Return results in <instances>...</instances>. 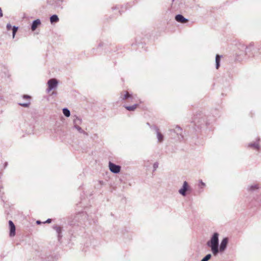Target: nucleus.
Returning a JSON list of instances; mask_svg holds the SVG:
<instances>
[{"mask_svg": "<svg viewBox=\"0 0 261 261\" xmlns=\"http://www.w3.org/2000/svg\"><path fill=\"white\" fill-rule=\"evenodd\" d=\"M38 224H40L41 223V222L40 221H37L36 222Z\"/></svg>", "mask_w": 261, "mask_h": 261, "instance_id": "25", "label": "nucleus"}, {"mask_svg": "<svg viewBox=\"0 0 261 261\" xmlns=\"http://www.w3.org/2000/svg\"><path fill=\"white\" fill-rule=\"evenodd\" d=\"M157 137L159 142H161L163 141L164 137L163 135L159 130L157 132Z\"/></svg>", "mask_w": 261, "mask_h": 261, "instance_id": "13", "label": "nucleus"}, {"mask_svg": "<svg viewBox=\"0 0 261 261\" xmlns=\"http://www.w3.org/2000/svg\"><path fill=\"white\" fill-rule=\"evenodd\" d=\"M3 16V13L1 8H0V17Z\"/></svg>", "mask_w": 261, "mask_h": 261, "instance_id": "22", "label": "nucleus"}, {"mask_svg": "<svg viewBox=\"0 0 261 261\" xmlns=\"http://www.w3.org/2000/svg\"><path fill=\"white\" fill-rule=\"evenodd\" d=\"M218 233H215L211 240L207 243V245L211 248V250L214 255H216L218 252Z\"/></svg>", "mask_w": 261, "mask_h": 261, "instance_id": "1", "label": "nucleus"}, {"mask_svg": "<svg viewBox=\"0 0 261 261\" xmlns=\"http://www.w3.org/2000/svg\"><path fill=\"white\" fill-rule=\"evenodd\" d=\"M220 56L217 55L216 57V68L218 69L220 66Z\"/></svg>", "mask_w": 261, "mask_h": 261, "instance_id": "12", "label": "nucleus"}, {"mask_svg": "<svg viewBox=\"0 0 261 261\" xmlns=\"http://www.w3.org/2000/svg\"><path fill=\"white\" fill-rule=\"evenodd\" d=\"M258 189V185H254L253 186H251L250 187L249 190H254L255 189Z\"/></svg>", "mask_w": 261, "mask_h": 261, "instance_id": "17", "label": "nucleus"}, {"mask_svg": "<svg viewBox=\"0 0 261 261\" xmlns=\"http://www.w3.org/2000/svg\"><path fill=\"white\" fill-rule=\"evenodd\" d=\"M9 224L10 227V236L14 237L15 235V226L11 220L9 221Z\"/></svg>", "mask_w": 261, "mask_h": 261, "instance_id": "5", "label": "nucleus"}, {"mask_svg": "<svg viewBox=\"0 0 261 261\" xmlns=\"http://www.w3.org/2000/svg\"><path fill=\"white\" fill-rule=\"evenodd\" d=\"M63 113L66 117H69L70 116V111L67 109H64L63 110Z\"/></svg>", "mask_w": 261, "mask_h": 261, "instance_id": "14", "label": "nucleus"}, {"mask_svg": "<svg viewBox=\"0 0 261 261\" xmlns=\"http://www.w3.org/2000/svg\"><path fill=\"white\" fill-rule=\"evenodd\" d=\"M201 186H202V188L203 187H204L205 186V184L203 183L202 181H201Z\"/></svg>", "mask_w": 261, "mask_h": 261, "instance_id": "24", "label": "nucleus"}, {"mask_svg": "<svg viewBox=\"0 0 261 261\" xmlns=\"http://www.w3.org/2000/svg\"><path fill=\"white\" fill-rule=\"evenodd\" d=\"M41 23V22L40 21V20L39 19H37L36 20H35L33 22V24L32 25V31H35L36 28L38 27V26L39 25H40Z\"/></svg>", "mask_w": 261, "mask_h": 261, "instance_id": "10", "label": "nucleus"}, {"mask_svg": "<svg viewBox=\"0 0 261 261\" xmlns=\"http://www.w3.org/2000/svg\"><path fill=\"white\" fill-rule=\"evenodd\" d=\"M58 81L55 79H51L49 80L47 82L48 85V92L51 91L53 89L56 88L58 85Z\"/></svg>", "mask_w": 261, "mask_h": 261, "instance_id": "3", "label": "nucleus"}, {"mask_svg": "<svg viewBox=\"0 0 261 261\" xmlns=\"http://www.w3.org/2000/svg\"><path fill=\"white\" fill-rule=\"evenodd\" d=\"M12 29V26L10 23L7 24V29L9 31Z\"/></svg>", "mask_w": 261, "mask_h": 261, "instance_id": "19", "label": "nucleus"}, {"mask_svg": "<svg viewBox=\"0 0 261 261\" xmlns=\"http://www.w3.org/2000/svg\"><path fill=\"white\" fill-rule=\"evenodd\" d=\"M120 98L122 100H126L127 102H132L134 99L133 95L129 94L128 92L125 91L121 93Z\"/></svg>", "mask_w": 261, "mask_h": 261, "instance_id": "2", "label": "nucleus"}, {"mask_svg": "<svg viewBox=\"0 0 261 261\" xmlns=\"http://www.w3.org/2000/svg\"><path fill=\"white\" fill-rule=\"evenodd\" d=\"M109 166L110 171L113 173H117L120 171V166L116 165L111 162L109 163Z\"/></svg>", "mask_w": 261, "mask_h": 261, "instance_id": "4", "label": "nucleus"}, {"mask_svg": "<svg viewBox=\"0 0 261 261\" xmlns=\"http://www.w3.org/2000/svg\"><path fill=\"white\" fill-rule=\"evenodd\" d=\"M23 97L24 99H30L31 98V96L27 95H24L23 96Z\"/></svg>", "mask_w": 261, "mask_h": 261, "instance_id": "20", "label": "nucleus"}, {"mask_svg": "<svg viewBox=\"0 0 261 261\" xmlns=\"http://www.w3.org/2000/svg\"><path fill=\"white\" fill-rule=\"evenodd\" d=\"M59 19L58 16L56 15H54L51 16L50 18V21L51 23H54V22H57L58 21H59Z\"/></svg>", "mask_w": 261, "mask_h": 261, "instance_id": "11", "label": "nucleus"}, {"mask_svg": "<svg viewBox=\"0 0 261 261\" xmlns=\"http://www.w3.org/2000/svg\"><path fill=\"white\" fill-rule=\"evenodd\" d=\"M211 254H207L201 261H208L211 258Z\"/></svg>", "mask_w": 261, "mask_h": 261, "instance_id": "15", "label": "nucleus"}, {"mask_svg": "<svg viewBox=\"0 0 261 261\" xmlns=\"http://www.w3.org/2000/svg\"><path fill=\"white\" fill-rule=\"evenodd\" d=\"M18 30V28L16 27H13L12 28L13 31V38H14L16 33Z\"/></svg>", "mask_w": 261, "mask_h": 261, "instance_id": "16", "label": "nucleus"}, {"mask_svg": "<svg viewBox=\"0 0 261 261\" xmlns=\"http://www.w3.org/2000/svg\"><path fill=\"white\" fill-rule=\"evenodd\" d=\"M30 105V102H29V103H19V105L22 106V107H25V108H27V107H28Z\"/></svg>", "mask_w": 261, "mask_h": 261, "instance_id": "18", "label": "nucleus"}, {"mask_svg": "<svg viewBox=\"0 0 261 261\" xmlns=\"http://www.w3.org/2000/svg\"><path fill=\"white\" fill-rule=\"evenodd\" d=\"M189 187L188 186V182L187 181H185L184 182V185L182 188L179 190V192L183 196L186 195V192L189 190Z\"/></svg>", "mask_w": 261, "mask_h": 261, "instance_id": "6", "label": "nucleus"}, {"mask_svg": "<svg viewBox=\"0 0 261 261\" xmlns=\"http://www.w3.org/2000/svg\"><path fill=\"white\" fill-rule=\"evenodd\" d=\"M57 231L58 232V233H60L61 231V228L60 227H57Z\"/></svg>", "mask_w": 261, "mask_h": 261, "instance_id": "23", "label": "nucleus"}, {"mask_svg": "<svg viewBox=\"0 0 261 261\" xmlns=\"http://www.w3.org/2000/svg\"><path fill=\"white\" fill-rule=\"evenodd\" d=\"M228 243V240L227 238H224L221 242L220 246V250L221 251H223L224 250V249L226 248L227 244Z\"/></svg>", "mask_w": 261, "mask_h": 261, "instance_id": "8", "label": "nucleus"}, {"mask_svg": "<svg viewBox=\"0 0 261 261\" xmlns=\"http://www.w3.org/2000/svg\"><path fill=\"white\" fill-rule=\"evenodd\" d=\"M175 20L180 23H185L188 21V20L185 18L182 15L178 14L175 16Z\"/></svg>", "mask_w": 261, "mask_h": 261, "instance_id": "7", "label": "nucleus"}, {"mask_svg": "<svg viewBox=\"0 0 261 261\" xmlns=\"http://www.w3.org/2000/svg\"><path fill=\"white\" fill-rule=\"evenodd\" d=\"M139 106V104L135 103L131 106H124L125 108L129 111H134Z\"/></svg>", "mask_w": 261, "mask_h": 261, "instance_id": "9", "label": "nucleus"}, {"mask_svg": "<svg viewBox=\"0 0 261 261\" xmlns=\"http://www.w3.org/2000/svg\"><path fill=\"white\" fill-rule=\"evenodd\" d=\"M50 222H51V219H47V220L46 221V222H45L44 223H50Z\"/></svg>", "mask_w": 261, "mask_h": 261, "instance_id": "21", "label": "nucleus"}]
</instances>
